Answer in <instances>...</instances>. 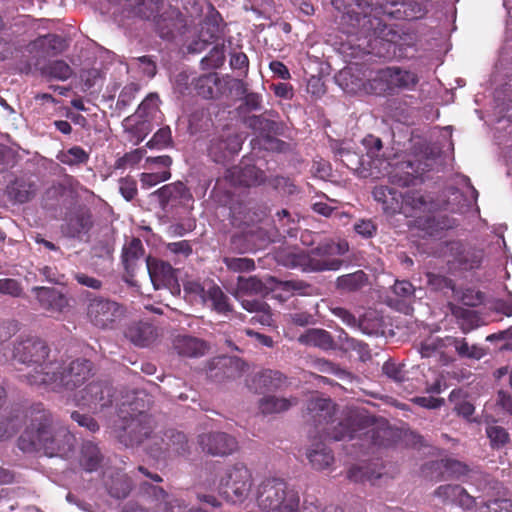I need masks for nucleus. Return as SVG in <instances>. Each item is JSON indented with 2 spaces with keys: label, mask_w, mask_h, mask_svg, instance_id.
Instances as JSON below:
<instances>
[{
  "label": "nucleus",
  "mask_w": 512,
  "mask_h": 512,
  "mask_svg": "<svg viewBox=\"0 0 512 512\" xmlns=\"http://www.w3.org/2000/svg\"><path fill=\"white\" fill-rule=\"evenodd\" d=\"M35 421L19 438L21 450H43L50 457L64 456L71 451L75 439L66 428L53 426L44 415Z\"/></svg>",
  "instance_id": "1"
},
{
  "label": "nucleus",
  "mask_w": 512,
  "mask_h": 512,
  "mask_svg": "<svg viewBox=\"0 0 512 512\" xmlns=\"http://www.w3.org/2000/svg\"><path fill=\"white\" fill-rule=\"evenodd\" d=\"M348 250L349 246L345 241H328L307 252L289 253L284 264L299 267L304 271L338 270L343 262L337 256L345 254Z\"/></svg>",
  "instance_id": "2"
},
{
  "label": "nucleus",
  "mask_w": 512,
  "mask_h": 512,
  "mask_svg": "<svg viewBox=\"0 0 512 512\" xmlns=\"http://www.w3.org/2000/svg\"><path fill=\"white\" fill-rule=\"evenodd\" d=\"M45 376L33 375L31 384L53 385V388H65L73 390L83 384L92 372V364L86 359H76L64 366L58 363L45 365Z\"/></svg>",
  "instance_id": "3"
},
{
  "label": "nucleus",
  "mask_w": 512,
  "mask_h": 512,
  "mask_svg": "<svg viewBox=\"0 0 512 512\" xmlns=\"http://www.w3.org/2000/svg\"><path fill=\"white\" fill-rule=\"evenodd\" d=\"M253 485L252 472L241 463L228 467L220 478V493L232 503H243Z\"/></svg>",
  "instance_id": "4"
},
{
  "label": "nucleus",
  "mask_w": 512,
  "mask_h": 512,
  "mask_svg": "<svg viewBox=\"0 0 512 512\" xmlns=\"http://www.w3.org/2000/svg\"><path fill=\"white\" fill-rule=\"evenodd\" d=\"M418 83L413 72L400 67H387L375 73L369 81L363 84V89L369 93H393L398 89H412Z\"/></svg>",
  "instance_id": "5"
},
{
  "label": "nucleus",
  "mask_w": 512,
  "mask_h": 512,
  "mask_svg": "<svg viewBox=\"0 0 512 512\" xmlns=\"http://www.w3.org/2000/svg\"><path fill=\"white\" fill-rule=\"evenodd\" d=\"M332 4L340 10L344 7V19L353 27L365 30L374 28V21L379 22L380 9L372 7L366 0H333Z\"/></svg>",
  "instance_id": "6"
},
{
  "label": "nucleus",
  "mask_w": 512,
  "mask_h": 512,
  "mask_svg": "<svg viewBox=\"0 0 512 512\" xmlns=\"http://www.w3.org/2000/svg\"><path fill=\"white\" fill-rule=\"evenodd\" d=\"M86 314L95 327L111 329L123 317L124 309L115 301L98 297L89 301Z\"/></svg>",
  "instance_id": "7"
},
{
  "label": "nucleus",
  "mask_w": 512,
  "mask_h": 512,
  "mask_svg": "<svg viewBox=\"0 0 512 512\" xmlns=\"http://www.w3.org/2000/svg\"><path fill=\"white\" fill-rule=\"evenodd\" d=\"M48 356V348L46 344L39 339H27L18 343L14 348V357L19 362L35 365L33 373L27 375V380L31 384L32 376H45V359Z\"/></svg>",
  "instance_id": "8"
},
{
  "label": "nucleus",
  "mask_w": 512,
  "mask_h": 512,
  "mask_svg": "<svg viewBox=\"0 0 512 512\" xmlns=\"http://www.w3.org/2000/svg\"><path fill=\"white\" fill-rule=\"evenodd\" d=\"M146 265L155 289L166 288L173 295L180 294L181 289L176 276V270L169 263L157 258L147 257Z\"/></svg>",
  "instance_id": "9"
},
{
  "label": "nucleus",
  "mask_w": 512,
  "mask_h": 512,
  "mask_svg": "<svg viewBox=\"0 0 512 512\" xmlns=\"http://www.w3.org/2000/svg\"><path fill=\"white\" fill-rule=\"evenodd\" d=\"M152 430V420L146 415L140 413L136 417L131 418L123 426L118 434L120 442L126 446L141 444L150 435Z\"/></svg>",
  "instance_id": "10"
},
{
  "label": "nucleus",
  "mask_w": 512,
  "mask_h": 512,
  "mask_svg": "<svg viewBox=\"0 0 512 512\" xmlns=\"http://www.w3.org/2000/svg\"><path fill=\"white\" fill-rule=\"evenodd\" d=\"M77 405L97 410L111 403V390L99 382H92L74 394Z\"/></svg>",
  "instance_id": "11"
},
{
  "label": "nucleus",
  "mask_w": 512,
  "mask_h": 512,
  "mask_svg": "<svg viewBox=\"0 0 512 512\" xmlns=\"http://www.w3.org/2000/svg\"><path fill=\"white\" fill-rule=\"evenodd\" d=\"M402 202H398L395 207H391V213H402L407 217H418L422 213L431 212L434 204L427 199L423 194L417 191H408L401 196Z\"/></svg>",
  "instance_id": "12"
},
{
  "label": "nucleus",
  "mask_w": 512,
  "mask_h": 512,
  "mask_svg": "<svg viewBox=\"0 0 512 512\" xmlns=\"http://www.w3.org/2000/svg\"><path fill=\"white\" fill-rule=\"evenodd\" d=\"M199 444L203 451L211 455H227L237 449L235 438L221 432L201 435Z\"/></svg>",
  "instance_id": "13"
},
{
  "label": "nucleus",
  "mask_w": 512,
  "mask_h": 512,
  "mask_svg": "<svg viewBox=\"0 0 512 512\" xmlns=\"http://www.w3.org/2000/svg\"><path fill=\"white\" fill-rule=\"evenodd\" d=\"M241 149V140L235 134L219 136L211 140L209 154L215 162H221Z\"/></svg>",
  "instance_id": "14"
},
{
  "label": "nucleus",
  "mask_w": 512,
  "mask_h": 512,
  "mask_svg": "<svg viewBox=\"0 0 512 512\" xmlns=\"http://www.w3.org/2000/svg\"><path fill=\"white\" fill-rule=\"evenodd\" d=\"M434 495L444 502H450L463 509H470L475 504V498L459 485L447 484L439 486L435 490Z\"/></svg>",
  "instance_id": "15"
},
{
  "label": "nucleus",
  "mask_w": 512,
  "mask_h": 512,
  "mask_svg": "<svg viewBox=\"0 0 512 512\" xmlns=\"http://www.w3.org/2000/svg\"><path fill=\"white\" fill-rule=\"evenodd\" d=\"M226 178L233 185L256 186L265 181L264 173L255 166L232 167L227 171Z\"/></svg>",
  "instance_id": "16"
},
{
  "label": "nucleus",
  "mask_w": 512,
  "mask_h": 512,
  "mask_svg": "<svg viewBox=\"0 0 512 512\" xmlns=\"http://www.w3.org/2000/svg\"><path fill=\"white\" fill-rule=\"evenodd\" d=\"M173 347L179 355L184 357H200L208 349L204 341L187 335L177 336L173 341Z\"/></svg>",
  "instance_id": "17"
},
{
  "label": "nucleus",
  "mask_w": 512,
  "mask_h": 512,
  "mask_svg": "<svg viewBox=\"0 0 512 512\" xmlns=\"http://www.w3.org/2000/svg\"><path fill=\"white\" fill-rule=\"evenodd\" d=\"M37 298L42 308L49 312H62L68 306L67 298L52 288H38Z\"/></svg>",
  "instance_id": "18"
},
{
  "label": "nucleus",
  "mask_w": 512,
  "mask_h": 512,
  "mask_svg": "<svg viewBox=\"0 0 512 512\" xmlns=\"http://www.w3.org/2000/svg\"><path fill=\"white\" fill-rule=\"evenodd\" d=\"M126 337L138 346H148L157 337L156 329L149 323H133L125 333Z\"/></svg>",
  "instance_id": "19"
},
{
  "label": "nucleus",
  "mask_w": 512,
  "mask_h": 512,
  "mask_svg": "<svg viewBox=\"0 0 512 512\" xmlns=\"http://www.w3.org/2000/svg\"><path fill=\"white\" fill-rule=\"evenodd\" d=\"M299 343L307 346L329 350L334 347V341L329 332L324 329H308L298 338Z\"/></svg>",
  "instance_id": "20"
},
{
  "label": "nucleus",
  "mask_w": 512,
  "mask_h": 512,
  "mask_svg": "<svg viewBox=\"0 0 512 512\" xmlns=\"http://www.w3.org/2000/svg\"><path fill=\"white\" fill-rule=\"evenodd\" d=\"M446 342L461 358L479 360L485 355V350L482 347L470 345L465 338L446 336Z\"/></svg>",
  "instance_id": "21"
},
{
  "label": "nucleus",
  "mask_w": 512,
  "mask_h": 512,
  "mask_svg": "<svg viewBox=\"0 0 512 512\" xmlns=\"http://www.w3.org/2000/svg\"><path fill=\"white\" fill-rule=\"evenodd\" d=\"M307 458L311 465L317 470H324L333 463L334 457L331 451L322 443L316 444L307 452Z\"/></svg>",
  "instance_id": "22"
},
{
  "label": "nucleus",
  "mask_w": 512,
  "mask_h": 512,
  "mask_svg": "<svg viewBox=\"0 0 512 512\" xmlns=\"http://www.w3.org/2000/svg\"><path fill=\"white\" fill-rule=\"evenodd\" d=\"M144 248L138 238H132L122 248V261L125 269L130 272L134 269L136 261L143 255Z\"/></svg>",
  "instance_id": "23"
},
{
  "label": "nucleus",
  "mask_w": 512,
  "mask_h": 512,
  "mask_svg": "<svg viewBox=\"0 0 512 512\" xmlns=\"http://www.w3.org/2000/svg\"><path fill=\"white\" fill-rule=\"evenodd\" d=\"M295 398H278L275 396L263 397L259 402V409L263 414L280 413L296 405Z\"/></svg>",
  "instance_id": "24"
},
{
  "label": "nucleus",
  "mask_w": 512,
  "mask_h": 512,
  "mask_svg": "<svg viewBox=\"0 0 512 512\" xmlns=\"http://www.w3.org/2000/svg\"><path fill=\"white\" fill-rule=\"evenodd\" d=\"M160 202L164 205L172 199H189L190 194L182 182H175L162 186L154 192Z\"/></svg>",
  "instance_id": "25"
},
{
  "label": "nucleus",
  "mask_w": 512,
  "mask_h": 512,
  "mask_svg": "<svg viewBox=\"0 0 512 512\" xmlns=\"http://www.w3.org/2000/svg\"><path fill=\"white\" fill-rule=\"evenodd\" d=\"M23 415L20 411L10 412L0 418V440L12 437L21 427Z\"/></svg>",
  "instance_id": "26"
},
{
  "label": "nucleus",
  "mask_w": 512,
  "mask_h": 512,
  "mask_svg": "<svg viewBox=\"0 0 512 512\" xmlns=\"http://www.w3.org/2000/svg\"><path fill=\"white\" fill-rule=\"evenodd\" d=\"M213 281L204 280L200 282L194 279H188L183 284L184 293L186 296L190 298L192 301H199L203 304L207 303V292H208V284H212Z\"/></svg>",
  "instance_id": "27"
},
{
  "label": "nucleus",
  "mask_w": 512,
  "mask_h": 512,
  "mask_svg": "<svg viewBox=\"0 0 512 512\" xmlns=\"http://www.w3.org/2000/svg\"><path fill=\"white\" fill-rule=\"evenodd\" d=\"M264 291V284L255 276L238 277L236 288V297L238 299L243 298L245 295L262 294Z\"/></svg>",
  "instance_id": "28"
},
{
  "label": "nucleus",
  "mask_w": 512,
  "mask_h": 512,
  "mask_svg": "<svg viewBox=\"0 0 512 512\" xmlns=\"http://www.w3.org/2000/svg\"><path fill=\"white\" fill-rule=\"evenodd\" d=\"M101 460L99 448L95 444L87 442L82 446L80 464L86 471H95L99 467Z\"/></svg>",
  "instance_id": "29"
},
{
  "label": "nucleus",
  "mask_w": 512,
  "mask_h": 512,
  "mask_svg": "<svg viewBox=\"0 0 512 512\" xmlns=\"http://www.w3.org/2000/svg\"><path fill=\"white\" fill-rule=\"evenodd\" d=\"M91 227V215L82 212L70 218L67 224V234L71 237H80L81 235L87 234Z\"/></svg>",
  "instance_id": "30"
},
{
  "label": "nucleus",
  "mask_w": 512,
  "mask_h": 512,
  "mask_svg": "<svg viewBox=\"0 0 512 512\" xmlns=\"http://www.w3.org/2000/svg\"><path fill=\"white\" fill-rule=\"evenodd\" d=\"M337 287L344 291H356L367 283V276L362 270L342 275L337 278Z\"/></svg>",
  "instance_id": "31"
},
{
  "label": "nucleus",
  "mask_w": 512,
  "mask_h": 512,
  "mask_svg": "<svg viewBox=\"0 0 512 512\" xmlns=\"http://www.w3.org/2000/svg\"><path fill=\"white\" fill-rule=\"evenodd\" d=\"M208 289L206 298L207 302H211L212 308L218 313L230 311L228 297L223 293L221 288L213 282L212 284H208Z\"/></svg>",
  "instance_id": "32"
},
{
  "label": "nucleus",
  "mask_w": 512,
  "mask_h": 512,
  "mask_svg": "<svg viewBox=\"0 0 512 512\" xmlns=\"http://www.w3.org/2000/svg\"><path fill=\"white\" fill-rule=\"evenodd\" d=\"M218 80L216 73H208L200 76L195 83V88L198 94L203 98H212L214 96Z\"/></svg>",
  "instance_id": "33"
},
{
  "label": "nucleus",
  "mask_w": 512,
  "mask_h": 512,
  "mask_svg": "<svg viewBox=\"0 0 512 512\" xmlns=\"http://www.w3.org/2000/svg\"><path fill=\"white\" fill-rule=\"evenodd\" d=\"M449 401L454 404V410L461 416L469 418L474 413V406L466 400L462 390H453L449 395Z\"/></svg>",
  "instance_id": "34"
},
{
  "label": "nucleus",
  "mask_w": 512,
  "mask_h": 512,
  "mask_svg": "<svg viewBox=\"0 0 512 512\" xmlns=\"http://www.w3.org/2000/svg\"><path fill=\"white\" fill-rule=\"evenodd\" d=\"M35 45L45 50L47 54H57L65 50L66 42L57 35H46L35 41Z\"/></svg>",
  "instance_id": "35"
},
{
  "label": "nucleus",
  "mask_w": 512,
  "mask_h": 512,
  "mask_svg": "<svg viewBox=\"0 0 512 512\" xmlns=\"http://www.w3.org/2000/svg\"><path fill=\"white\" fill-rule=\"evenodd\" d=\"M310 285L300 280L279 281L275 290L285 293V297H290L295 294L306 295L309 294Z\"/></svg>",
  "instance_id": "36"
},
{
  "label": "nucleus",
  "mask_w": 512,
  "mask_h": 512,
  "mask_svg": "<svg viewBox=\"0 0 512 512\" xmlns=\"http://www.w3.org/2000/svg\"><path fill=\"white\" fill-rule=\"evenodd\" d=\"M88 153L79 146L71 147L66 151L58 154L57 159L66 165H77L88 161Z\"/></svg>",
  "instance_id": "37"
},
{
  "label": "nucleus",
  "mask_w": 512,
  "mask_h": 512,
  "mask_svg": "<svg viewBox=\"0 0 512 512\" xmlns=\"http://www.w3.org/2000/svg\"><path fill=\"white\" fill-rule=\"evenodd\" d=\"M391 177L400 185L408 186L418 177V172L413 169L411 162H403L395 169Z\"/></svg>",
  "instance_id": "38"
},
{
  "label": "nucleus",
  "mask_w": 512,
  "mask_h": 512,
  "mask_svg": "<svg viewBox=\"0 0 512 512\" xmlns=\"http://www.w3.org/2000/svg\"><path fill=\"white\" fill-rule=\"evenodd\" d=\"M159 97L155 93L149 94L139 105L137 109V116L143 119L154 118L159 111Z\"/></svg>",
  "instance_id": "39"
},
{
  "label": "nucleus",
  "mask_w": 512,
  "mask_h": 512,
  "mask_svg": "<svg viewBox=\"0 0 512 512\" xmlns=\"http://www.w3.org/2000/svg\"><path fill=\"white\" fill-rule=\"evenodd\" d=\"M71 67L62 60H56L49 63L43 69V73L57 80H67L72 75Z\"/></svg>",
  "instance_id": "40"
},
{
  "label": "nucleus",
  "mask_w": 512,
  "mask_h": 512,
  "mask_svg": "<svg viewBox=\"0 0 512 512\" xmlns=\"http://www.w3.org/2000/svg\"><path fill=\"white\" fill-rule=\"evenodd\" d=\"M486 435L490 440V445L494 449L505 446L509 440V433L501 426L491 425L486 428Z\"/></svg>",
  "instance_id": "41"
},
{
  "label": "nucleus",
  "mask_w": 512,
  "mask_h": 512,
  "mask_svg": "<svg viewBox=\"0 0 512 512\" xmlns=\"http://www.w3.org/2000/svg\"><path fill=\"white\" fill-rule=\"evenodd\" d=\"M364 145L371 146L367 152V157L370 159L368 163L372 168L381 171L383 162L378 159V154L382 148V142L379 138L369 136L363 140Z\"/></svg>",
  "instance_id": "42"
},
{
  "label": "nucleus",
  "mask_w": 512,
  "mask_h": 512,
  "mask_svg": "<svg viewBox=\"0 0 512 512\" xmlns=\"http://www.w3.org/2000/svg\"><path fill=\"white\" fill-rule=\"evenodd\" d=\"M449 348L446 337H431L425 340L421 345V355L423 357H430L436 352H441L445 349Z\"/></svg>",
  "instance_id": "43"
},
{
  "label": "nucleus",
  "mask_w": 512,
  "mask_h": 512,
  "mask_svg": "<svg viewBox=\"0 0 512 512\" xmlns=\"http://www.w3.org/2000/svg\"><path fill=\"white\" fill-rule=\"evenodd\" d=\"M171 173L169 170H161L156 172H147L140 175V182L143 188H151L157 184L170 179Z\"/></svg>",
  "instance_id": "44"
},
{
  "label": "nucleus",
  "mask_w": 512,
  "mask_h": 512,
  "mask_svg": "<svg viewBox=\"0 0 512 512\" xmlns=\"http://www.w3.org/2000/svg\"><path fill=\"white\" fill-rule=\"evenodd\" d=\"M139 86L135 83L127 84L121 91L117 103L116 108L118 110H123L128 107L131 102L134 100L136 94L139 91Z\"/></svg>",
  "instance_id": "45"
},
{
  "label": "nucleus",
  "mask_w": 512,
  "mask_h": 512,
  "mask_svg": "<svg viewBox=\"0 0 512 512\" xmlns=\"http://www.w3.org/2000/svg\"><path fill=\"white\" fill-rule=\"evenodd\" d=\"M172 142V134L171 129L166 126L160 128L152 137L151 140L147 142V146L150 148H164L171 144Z\"/></svg>",
  "instance_id": "46"
},
{
  "label": "nucleus",
  "mask_w": 512,
  "mask_h": 512,
  "mask_svg": "<svg viewBox=\"0 0 512 512\" xmlns=\"http://www.w3.org/2000/svg\"><path fill=\"white\" fill-rule=\"evenodd\" d=\"M332 313L335 316H337L338 318H340L347 325L352 326V327L359 326L362 329L363 332L371 333L370 331L367 330V327H366V324H365L366 323L365 319H362V320H360L358 322L357 319L355 318V316L352 315L345 308H342V307L332 308Z\"/></svg>",
  "instance_id": "47"
},
{
  "label": "nucleus",
  "mask_w": 512,
  "mask_h": 512,
  "mask_svg": "<svg viewBox=\"0 0 512 512\" xmlns=\"http://www.w3.org/2000/svg\"><path fill=\"white\" fill-rule=\"evenodd\" d=\"M338 154L343 164L353 170H357L368 163L363 156H359L348 149H340Z\"/></svg>",
  "instance_id": "48"
},
{
  "label": "nucleus",
  "mask_w": 512,
  "mask_h": 512,
  "mask_svg": "<svg viewBox=\"0 0 512 512\" xmlns=\"http://www.w3.org/2000/svg\"><path fill=\"white\" fill-rule=\"evenodd\" d=\"M478 512H512L511 499H495L478 508Z\"/></svg>",
  "instance_id": "49"
},
{
  "label": "nucleus",
  "mask_w": 512,
  "mask_h": 512,
  "mask_svg": "<svg viewBox=\"0 0 512 512\" xmlns=\"http://www.w3.org/2000/svg\"><path fill=\"white\" fill-rule=\"evenodd\" d=\"M145 150L135 149L129 153H126L123 157L116 160L114 167L116 169H125L127 167H133L143 158Z\"/></svg>",
  "instance_id": "50"
},
{
  "label": "nucleus",
  "mask_w": 512,
  "mask_h": 512,
  "mask_svg": "<svg viewBox=\"0 0 512 512\" xmlns=\"http://www.w3.org/2000/svg\"><path fill=\"white\" fill-rule=\"evenodd\" d=\"M36 194V186L33 183H19L13 188V195L16 201L25 203Z\"/></svg>",
  "instance_id": "51"
},
{
  "label": "nucleus",
  "mask_w": 512,
  "mask_h": 512,
  "mask_svg": "<svg viewBox=\"0 0 512 512\" xmlns=\"http://www.w3.org/2000/svg\"><path fill=\"white\" fill-rule=\"evenodd\" d=\"M224 263L228 269L234 272H246L251 271L255 268V263L250 258H225Z\"/></svg>",
  "instance_id": "52"
},
{
  "label": "nucleus",
  "mask_w": 512,
  "mask_h": 512,
  "mask_svg": "<svg viewBox=\"0 0 512 512\" xmlns=\"http://www.w3.org/2000/svg\"><path fill=\"white\" fill-rule=\"evenodd\" d=\"M315 364L317 369L322 373L333 374L341 379L348 378L350 376L347 371L328 360L318 359Z\"/></svg>",
  "instance_id": "53"
},
{
  "label": "nucleus",
  "mask_w": 512,
  "mask_h": 512,
  "mask_svg": "<svg viewBox=\"0 0 512 512\" xmlns=\"http://www.w3.org/2000/svg\"><path fill=\"white\" fill-rule=\"evenodd\" d=\"M404 365L387 361L383 364V373L396 382H402L405 379Z\"/></svg>",
  "instance_id": "54"
},
{
  "label": "nucleus",
  "mask_w": 512,
  "mask_h": 512,
  "mask_svg": "<svg viewBox=\"0 0 512 512\" xmlns=\"http://www.w3.org/2000/svg\"><path fill=\"white\" fill-rule=\"evenodd\" d=\"M281 374L272 370H265L256 377L259 385L265 388L277 387L280 382Z\"/></svg>",
  "instance_id": "55"
},
{
  "label": "nucleus",
  "mask_w": 512,
  "mask_h": 512,
  "mask_svg": "<svg viewBox=\"0 0 512 512\" xmlns=\"http://www.w3.org/2000/svg\"><path fill=\"white\" fill-rule=\"evenodd\" d=\"M373 195L375 199L379 202H382L384 204V209L386 211H389L391 213V207H395L393 204H389V199L396 200V203L398 202L396 195L392 190H390L387 187H377L373 191Z\"/></svg>",
  "instance_id": "56"
},
{
  "label": "nucleus",
  "mask_w": 512,
  "mask_h": 512,
  "mask_svg": "<svg viewBox=\"0 0 512 512\" xmlns=\"http://www.w3.org/2000/svg\"><path fill=\"white\" fill-rule=\"evenodd\" d=\"M119 191L127 201L132 200L137 194L136 181L131 177L121 178L119 180Z\"/></svg>",
  "instance_id": "57"
},
{
  "label": "nucleus",
  "mask_w": 512,
  "mask_h": 512,
  "mask_svg": "<svg viewBox=\"0 0 512 512\" xmlns=\"http://www.w3.org/2000/svg\"><path fill=\"white\" fill-rule=\"evenodd\" d=\"M354 430L351 428L350 422L339 423L337 427L329 435L337 441L352 439Z\"/></svg>",
  "instance_id": "58"
},
{
  "label": "nucleus",
  "mask_w": 512,
  "mask_h": 512,
  "mask_svg": "<svg viewBox=\"0 0 512 512\" xmlns=\"http://www.w3.org/2000/svg\"><path fill=\"white\" fill-rule=\"evenodd\" d=\"M132 65H137L148 77H153L156 74V65L148 56L133 59Z\"/></svg>",
  "instance_id": "59"
},
{
  "label": "nucleus",
  "mask_w": 512,
  "mask_h": 512,
  "mask_svg": "<svg viewBox=\"0 0 512 512\" xmlns=\"http://www.w3.org/2000/svg\"><path fill=\"white\" fill-rule=\"evenodd\" d=\"M71 418L78 423L79 426L85 427L90 432H95L99 429L97 422L90 416L73 412Z\"/></svg>",
  "instance_id": "60"
},
{
  "label": "nucleus",
  "mask_w": 512,
  "mask_h": 512,
  "mask_svg": "<svg viewBox=\"0 0 512 512\" xmlns=\"http://www.w3.org/2000/svg\"><path fill=\"white\" fill-rule=\"evenodd\" d=\"M167 250L176 255H183L187 257L192 253V248L188 241L181 240L178 242L168 243L166 246Z\"/></svg>",
  "instance_id": "61"
},
{
  "label": "nucleus",
  "mask_w": 512,
  "mask_h": 512,
  "mask_svg": "<svg viewBox=\"0 0 512 512\" xmlns=\"http://www.w3.org/2000/svg\"><path fill=\"white\" fill-rule=\"evenodd\" d=\"M0 293L8 294L11 296H19L21 288L18 282L14 279H0Z\"/></svg>",
  "instance_id": "62"
},
{
  "label": "nucleus",
  "mask_w": 512,
  "mask_h": 512,
  "mask_svg": "<svg viewBox=\"0 0 512 512\" xmlns=\"http://www.w3.org/2000/svg\"><path fill=\"white\" fill-rule=\"evenodd\" d=\"M393 291L397 296L408 299L413 296L414 287L408 281H396L393 286Z\"/></svg>",
  "instance_id": "63"
},
{
  "label": "nucleus",
  "mask_w": 512,
  "mask_h": 512,
  "mask_svg": "<svg viewBox=\"0 0 512 512\" xmlns=\"http://www.w3.org/2000/svg\"><path fill=\"white\" fill-rule=\"evenodd\" d=\"M354 229L357 234H359L365 238L372 237L376 232V226L370 220L358 221L355 224Z\"/></svg>",
  "instance_id": "64"
}]
</instances>
